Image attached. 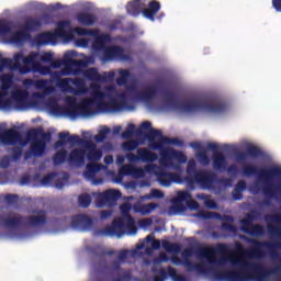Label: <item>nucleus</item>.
I'll return each mask as SVG.
<instances>
[{
    "label": "nucleus",
    "mask_w": 281,
    "mask_h": 281,
    "mask_svg": "<svg viewBox=\"0 0 281 281\" xmlns=\"http://www.w3.org/2000/svg\"><path fill=\"white\" fill-rule=\"evenodd\" d=\"M23 58H25L23 53H16L13 56V60L11 58H2L1 65H0V71H3L4 67H7L8 69H12V70L23 69V67H21V60L23 63Z\"/></svg>",
    "instance_id": "31"
},
{
    "label": "nucleus",
    "mask_w": 281,
    "mask_h": 281,
    "mask_svg": "<svg viewBox=\"0 0 281 281\" xmlns=\"http://www.w3.org/2000/svg\"><path fill=\"white\" fill-rule=\"evenodd\" d=\"M90 89L92 98H89V100H93V102H101L102 100H106V92H102L100 85L91 83Z\"/></svg>",
    "instance_id": "45"
},
{
    "label": "nucleus",
    "mask_w": 281,
    "mask_h": 281,
    "mask_svg": "<svg viewBox=\"0 0 281 281\" xmlns=\"http://www.w3.org/2000/svg\"><path fill=\"white\" fill-rule=\"evenodd\" d=\"M206 150L213 153L212 161L214 170H225L227 168V158L223 153L218 151V145L216 143H209Z\"/></svg>",
    "instance_id": "17"
},
{
    "label": "nucleus",
    "mask_w": 281,
    "mask_h": 281,
    "mask_svg": "<svg viewBox=\"0 0 281 281\" xmlns=\"http://www.w3.org/2000/svg\"><path fill=\"white\" fill-rule=\"evenodd\" d=\"M151 271L153 273H158L154 276V281H166L168 276L169 278H171L172 281H188L184 276L177 273V269H175L172 266H168L167 271L165 270V268H153Z\"/></svg>",
    "instance_id": "16"
},
{
    "label": "nucleus",
    "mask_w": 281,
    "mask_h": 281,
    "mask_svg": "<svg viewBox=\"0 0 281 281\" xmlns=\"http://www.w3.org/2000/svg\"><path fill=\"white\" fill-rule=\"evenodd\" d=\"M263 194L265 196H269L270 199H280L281 196V181L263 186Z\"/></svg>",
    "instance_id": "40"
},
{
    "label": "nucleus",
    "mask_w": 281,
    "mask_h": 281,
    "mask_svg": "<svg viewBox=\"0 0 281 281\" xmlns=\"http://www.w3.org/2000/svg\"><path fill=\"white\" fill-rule=\"evenodd\" d=\"M105 98L109 101L101 100L97 102V111L99 113H117V111H124L128 104V94L126 92H121L117 94L115 88H108Z\"/></svg>",
    "instance_id": "4"
},
{
    "label": "nucleus",
    "mask_w": 281,
    "mask_h": 281,
    "mask_svg": "<svg viewBox=\"0 0 281 281\" xmlns=\"http://www.w3.org/2000/svg\"><path fill=\"white\" fill-rule=\"evenodd\" d=\"M162 247L169 254H179V251H181V246H179V244H171L168 240L162 241Z\"/></svg>",
    "instance_id": "54"
},
{
    "label": "nucleus",
    "mask_w": 281,
    "mask_h": 281,
    "mask_svg": "<svg viewBox=\"0 0 281 281\" xmlns=\"http://www.w3.org/2000/svg\"><path fill=\"white\" fill-rule=\"evenodd\" d=\"M111 133V128L108 126H103L100 131L99 134L94 136V139L98 144L106 140V137H109V134Z\"/></svg>",
    "instance_id": "53"
},
{
    "label": "nucleus",
    "mask_w": 281,
    "mask_h": 281,
    "mask_svg": "<svg viewBox=\"0 0 281 281\" xmlns=\"http://www.w3.org/2000/svg\"><path fill=\"white\" fill-rule=\"evenodd\" d=\"M121 214L125 223L126 229L130 234H137V226H135V218L131 215V211L133 210V204L126 202L120 205Z\"/></svg>",
    "instance_id": "25"
},
{
    "label": "nucleus",
    "mask_w": 281,
    "mask_h": 281,
    "mask_svg": "<svg viewBox=\"0 0 281 281\" xmlns=\"http://www.w3.org/2000/svg\"><path fill=\"white\" fill-rule=\"evenodd\" d=\"M177 199L180 203L186 202L188 207H190L191 210H196L199 207V202L192 201V194H190V192L188 191L179 192Z\"/></svg>",
    "instance_id": "43"
},
{
    "label": "nucleus",
    "mask_w": 281,
    "mask_h": 281,
    "mask_svg": "<svg viewBox=\"0 0 281 281\" xmlns=\"http://www.w3.org/2000/svg\"><path fill=\"white\" fill-rule=\"evenodd\" d=\"M77 21L80 23V25H86L89 27L98 21V16L91 13L81 12L77 14Z\"/></svg>",
    "instance_id": "44"
},
{
    "label": "nucleus",
    "mask_w": 281,
    "mask_h": 281,
    "mask_svg": "<svg viewBox=\"0 0 281 281\" xmlns=\"http://www.w3.org/2000/svg\"><path fill=\"white\" fill-rule=\"evenodd\" d=\"M27 98H30V94L25 90H18L13 93V100L18 109H26Z\"/></svg>",
    "instance_id": "41"
},
{
    "label": "nucleus",
    "mask_w": 281,
    "mask_h": 281,
    "mask_svg": "<svg viewBox=\"0 0 281 281\" xmlns=\"http://www.w3.org/2000/svg\"><path fill=\"white\" fill-rule=\"evenodd\" d=\"M93 106H98V102L93 101V99H83L81 102L77 103L76 101L70 104L55 105L53 108L54 113H63L64 115H68V117H91V115H95L98 110Z\"/></svg>",
    "instance_id": "3"
},
{
    "label": "nucleus",
    "mask_w": 281,
    "mask_h": 281,
    "mask_svg": "<svg viewBox=\"0 0 281 281\" xmlns=\"http://www.w3.org/2000/svg\"><path fill=\"white\" fill-rule=\"evenodd\" d=\"M35 87L37 89L44 90V95H49V93H54V87L47 86V80L45 79H40L35 81Z\"/></svg>",
    "instance_id": "51"
},
{
    "label": "nucleus",
    "mask_w": 281,
    "mask_h": 281,
    "mask_svg": "<svg viewBox=\"0 0 281 281\" xmlns=\"http://www.w3.org/2000/svg\"><path fill=\"white\" fill-rule=\"evenodd\" d=\"M155 176L162 188H170L172 183H183L186 181L181 173L168 172L162 167H157Z\"/></svg>",
    "instance_id": "13"
},
{
    "label": "nucleus",
    "mask_w": 281,
    "mask_h": 281,
    "mask_svg": "<svg viewBox=\"0 0 281 281\" xmlns=\"http://www.w3.org/2000/svg\"><path fill=\"white\" fill-rule=\"evenodd\" d=\"M146 137L149 139L151 150H160V153H162V150H168L164 146H170V144L173 146H183V140L164 136V133L160 130H151Z\"/></svg>",
    "instance_id": "8"
},
{
    "label": "nucleus",
    "mask_w": 281,
    "mask_h": 281,
    "mask_svg": "<svg viewBox=\"0 0 281 281\" xmlns=\"http://www.w3.org/2000/svg\"><path fill=\"white\" fill-rule=\"evenodd\" d=\"M72 56H76V53L74 50H68L65 54V64L69 67H75L74 75L78 76V74H80V68L86 67L87 64L81 59H72Z\"/></svg>",
    "instance_id": "33"
},
{
    "label": "nucleus",
    "mask_w": 281,
    "mask_h": 281,
    "mask_svg": "<svg viewBox=\"0 0 281 281\" xmlns=\"http://www.w3.org/2000/svg\"><path fill=\"white\" fill-rule=\"evenodd\" d=\"M133 280V271L125 270L119 278L112 279V281H131Z\"/></svg>",
    "instance_id": "61"
},
{
    "label": "nucleus",
    "mask_w": 281,
    "mask_h": 281,
    "mask_svg": "<svg viewBox=\"0 0 281 281\" xmlns=\"http://www.w3.org/2000/svg\"><path fill=\"white\" fill-rule=\"evenodd\" d=\"M83 76L85 78H87V80H90L91 82H109V80H111V78H113L115 74L108 72V76L100 75V72L98 71V68H88L85 71Z\"/></svg>",
    "instance_id": "30"
},
{
    "label": "nucleus",
    "mask_w": 281,
    "mask_h": 281,
    "mask_svg": "<svg viewBox=\"0 0 281 281\" xmlns=\"http://www.w3.org/2000/svg\"><path fill=\"white\" fill-rule=\"evenodd\" d=\"M246 241L254 245L248 250V256H250V258H265V249L269 251L271 258H278V249L281 248L280 243L260 241L254 238H246Z\"/></svg>",
    "instance_id": "7"
},
{
    "label": "nucleus",
    "mask_w": 281,
    "mask_h": 281,
    "mask_svg": "<svg viewBox=\"0 0 281 281\" xmlns=\"http://www.w3.org/2000/svg\"><path fill=\"white\" fill-rule=\"evenodd\" d=\"M120 77L116 79V83L119 85V87H124V85H126V82H128V79L131 78V71L126 70V69H121L119 71Z\"/></svg>",
    "instance_id": "52"
},
{
    "label": "nucleus",
    "mask_w": 281,
    "mask_h": 281,
    "mask_svg": "<svg viewBox=\"0 0 281 281\" xmlns=\"http://www.w3.org/2000/svg\"><path fill=\"white\" fill-rule=\"evenodd\" d=\"M104 165L98 162H90L86 166V170L83 171V177L88 179V181H92L93 186H101L104 183V179L95 178V175L100 172V170H104Z\"/></svg>",
    "instance_id": "22"
},
{
    "label": "nucleus",
    "mask_w": 281,
    "mask_h": 281,
    "mask_svg": "<svg viewBox=\"0 0 281 281\" xmlns=\"http://www.w3.org/2000/svg\"><path fill=\"white\" fill-rule=\"evenodd\" d=\"M134 98L138 100V102H153V100L157 98V87L147 86L143 91L137 92Z\"/></svg>",
    "instance_id": "32"
},
{
    "label": "nucleus",
    "mask_w": 281,
    "mask_h": 281,
    "mask_svg": "<svg viewBox=\"0 0 281 281\" xmlns=\"http://www.w3.org/2000/svg\"><path fill=\"white\" fill-rule=\"evenodd\" d=\"M32 35L29 34L24 29L21 27L20 31L13 32L10 36V43L13 45H23L26 41H30Z\"/></svg>",
    "instance_id": "39"
},
{
    "label": "nucleus",
    "mask_w": 281,
    "mask_h": 281,
    "mask_svg": "<svg viewBox=\"0 0 281 281\" xmlns=\"http://www.w3.org/2000/svg\"><path fill=\"white\" fill-rule=\"evenodd\" d=\"M78 202H79L80 207H89L91 205V195L81 194L78 198Z\"/></svg>",
    "instance_id": "60"
},
{
    "label": "nucleus",
    "mask_w": 281,
    "mask_h": 281,
    "mask_svg": "<svg viewBox=\"0 0 281 281\" xmlns=\"http://www.w3.org/2000/svg\"><path fill=\"white\" fill-rule=\"evenodd\" d=\"M122 199V192L110 189L97 195V205L104 207V205H113L117 200Z\"/></svg>",
    "instance_id": "19"
},
{
    "label": "nucleus",
    "mask_w": 281,
    "mask_h": 281,
    "mask_svg": "<svg viewBox=\"0 0 281 281\" xmlns=\"http://www.w3.org/2000/svg\"><path fill=\"white\" fill-rule=\"evenodd\" d=\"M128 258V250H121L117 256V260H114L112 263H109L103 268V273L105 276H113L115 271H122V262Z\"/></svg>",
    "instance_id": "28"
},
{
    "label": "nucleus",
    "mask_w": 281,
    "mask_h": 281,
    "mask_svg": "<svg viewBox=\"0 0 281 281\" xmlns=\"http://www.w3.org/2000/svg\"><path fill=\"white\" fill-rule=\"evenodd\" d=\"M0 221L4 227H21V225H25V216L15 214L13 216L3 217L0 216Z\"/></svg>",
    "instance_id": "35"
},
{
    "label": "nucleus",
    "mask_w": 281,
    "mask_h": 281,
    "mask_svg": "<svg viewBox=\"0 0 281 281\" xmlns=\"http://www.w3.org/2000/svg\"><path fill=\"white\" fill-rule=\"evenodd\" d=\"M108 43H111V35L106 33H101L95 36L93 47L94 49L102 52L108 47L106 46Z\"/></svg>",
    "instance_id": "42"
},
{
    "label": "nucleus",
    "mask_w": 281,
    "mask_h": 281,
    "mask_svg": "<svg viewBox=\"0 0 281 281\" xmlns=\"http://www.w3.org/2000/svg\"><path fill=\"white\" fill-rule=\"evenodd\" d=\"M86 155H87V151H85V149L75 148L70 151L68 156V161L72 166H83Z\"/></svg>",
    "instance_id": "36"
},
{
    "label": "nucleus",
    "mask_w": 281,
    "mask_h": 281,
    "mask_svg": "<svg viewBox=\"0 0 281 281\" xmlns=\"http://www.w3.org/2000/svg\"><path fill=\"white\" fill-rule=\"evenodd\" d=\"M43 27V21H41L38 18H26L24 23L21 25L22 30H25L29 34H32V32H38Z\"/></svg>",
    "instance_id": "37"
},
{
    "label": "nucleus",
    "mask_w": 281,
    "mask_h": 281,
    "mask_svg": "<svg viewBox=\"0 0 281 281\" xmlns=\"http://www.w3.org/2000/svg\"><path fill=\"white\" fill-rule=\"evenodd\" d=\"M137 146H139V143H137V140H127L122 144L123 150H128V151L135 150Z\"/></svg>",
    "instance_id": "64"
},
{
    "label": "nucleus",
    "mask_w": 281,
    "mask_h": 281,
    "mask_svg": "<svg viewBox=\"0 0 281 281\" xmlns=\"http://www.w3.org/2000/svg\"><path fill=\"white\" fill-rule=\"evenodd\" d=\"M136 155H138V161H143V164H153V161H157L159 156L148 148L143 147L136 150Z\"/></svg>",
    "instance_id": "38"
},
{
    "label": "nucleus",
    "mask_w": 281,
    "mask_h": 281,
    "mask_svg": "<svg viewBox=\"0 0 281 281\" xmlns=\"http://www.w3.org/2000/svg\"><path fill=\"white\" fill-rule=\"evenodd\" d=\"M75 34L78 36H95V31L93 30H88L85 27L77 26L74 29Z\"/></svg>",
    "instance_id": "56"
},
{
    "label": "nucleus",
    "mask_w": 281,
    "mask_h": 281,
    "mask_svg": "<svg viewBox=\"0 0 281 281\" xmlns=\"http://www.w3.org/2000/svg\"><path fill=\"white\" fill-rule=\"evenodd\" d=\"M260 216V212L252 210L246 214L245 218L240 220L241 232L249 236H265V226L260 224H254V222Z\"/></svg>",
    "instance_id": "12"
},
{
    "label": "nucleus",
    "mask_w": 281,
    "mask_h": 281,
    "mask_svg": "<svg viewBox=\"0 0 281 281\" xmlns=\"http://www.w3.org/2000/svg\"><path fill=\"white\" fill-rule=\"evenodd\" d=\"M67 155H68V153L66 149H61V150L57 151L53 156L54 166H63V164H65L67 161Z\"/></svg>",
    "instance_id": "50"
},
{
    "label": "nucleus",
    "mask_w": 281,
    "mask_h": 281,
    "mask_svg": "<svg viewBox=\"0 0 281 281\" xmlns=\"http://www.w3.org/2000/svg\"><path fill=\"white\" fill-rule=\"evenodd\" d=\"M144 131H149V133H151L153 130V124L148 121H145L140 124L139 128H136L135 131V135L136 137H142V135H144Z\"/></svg>",
    "instance_id": "55"
},
{
    "label": "nucleus",
    "mask_w": 281,
    "mask_h": 281,
    "mask_svg": "<svg viewBox=\"0 0 281 281\" xmlns=\"http://www.w3.org/2000/svg\"><path fill=\"white\" fill-rule=\"evenodd\" d=\"M23 137L21 136V132L10 128L0 133V142L3 146H16V144H23Z\"/></svg>",
    "instance_id": "26"
},
{
    "label": "nucleus",
    "mask_w": 281,
    "mask_h": 281,
    "mask_svg": "<svg viewBox=\"0 0 281 281\" xmlns=\"http://www.w3.org/2000/svg\"><path fill=\"white\" fill-rule=\"evenodd\" d=\"M153 168H155V165H147L145 166V169L134 166L132 177L135 179H144L146 177V172H150Z\"/></svg>",
    "instance_id": "49"
},
{
    "label": "nucleus",
    "mask_w": 281,
    "mask_h": 281,
    "mask_svg": "<svg viewBox=\"0 0 281 281\" xmlns=\"http://www.w3.org/2000/svg\"><path fill=\"white\" fill-rule=\"evenodd\" d=\"M31 142L30 153L24 154V159L29 157H43L47 149V142H52V133L45 132L43 128H32L26 133L25 140L21 146H27Z\"/></svg>",
    "instance_id": "2"
},
{
    "label": "nucleus",
    "mask_w": 281,
    "mask_h": 281,
    "mask_svg": "<svg viewBox=\"0 0 281 281\" xmlns=\"http://www.w3.org/2000/svg\"><path fill=\"white\" fill-rule=\"evenodd\" d=\"M71 25V22L65 20L57 23V30L54 32H44L35 37L37 45H49V43H56L58 38L64 41H74V32L67 31Z\"/></svg>",
    "instance_id": "5"
},
{
    "label": "nucleus",
    "mask_w": 281,
    "mask_h": 281,
    "mask_svg": "<svg viewBox=\"0 0 281 281\" xmlns=\"http://www.w3.org/2000/svg\"><path fill=\"white\" fill-rule=\"evenodd\" d=\"M36 214L24 216V225L27 227H43V225H47V211L40 210Z\"/></svg>",
    "instance_id": "27"
},
{
    "label": "nucleus",
    "mask_w": 281,
    "mask_h": 281,
    "mask_svg": "<svg viewBox=\"0 0 281 281\" xmlns=\"http://www.w3.org/2000/svg\"><path fill=\"white\" fill-rule=\"evenodd\" d=\"M59 140L55 142V148H60L61 146H65V144H71V146H82L85 148L86 142L82 138H80L79 135H71L69 132H60L58 134Z\"/></svg>",
    "instance_id": "20"
},
{
    "label": "nucleus",
    "mask_w": 281,
    "mask_h": 281,
    "mask_svg": "<svg viewBox=\"0 0 281 281\" xmlns=\"http://www.w3.org/2000/svg\"><path fill=\"white\" fill-rule=\"evenodd\" d=\"M14 80V76L12 74H3L0 76L1 91H4V95L10 91V88L12 87V82Z\"/></svg>",
    "instance_id": "47"
},
{
    "label": "nucleus",
    "mask_w": 281,
    "mask_h": 281,
    "mask_svg": "<svg viewBox=\"0 0 281 281\" xmlns=\"http://www.w3.org/2000/svg\"><path fill=\"white\" fill-rule=\"evenodd\" d=\"M33 71L34 74H41V76H50L52 80L56 82L57 87H58V82H60V77L67 76V71L65 70L52 71V66H44V65H41V63L34 64Z\"/></svg>",
    "instance_id": "23"
},
{
    "label": "nucleus",
    "mask_w": 281,
    "mask_h": 281,
    "mask_svg": "<svg viewBox=\"0 0 281 281\" xmlns=\"http://www.w3.org/2000/svg\"><path fill=\"white\" fill-rule=\"evenodd\" d=\"M101 52H103L102 60L103 63H109L111 60H130V56L124 54V48L121 46H106Z\"/></svg>",
    "instance_id": "18"
},
{
    "label": "nucleus",
    "mask_w": 281,
    "mask_h": 281,
    "mask_svg": "<svg viewBox=\"0 0 281 281\" xmlns=\"http://www.w3.org/2000/svg\"><path fill=\"white\" fill-rule=\"evenodd\" d=\"M133 170H134L133 165H124L120 169V175H122L123 177H133Z\"/></svg>",
    "instance_id": "63"
},
{
    "label": "nucleus",
    "mask_w": 281,
    "mask_h": 281,
    "mask_svg": "<svg viewBox=\"0 0 281 281\" xmlns=\"http://www.w3.org/2000/svg\"><path fill=\"white\" fill-rule=\"evenodd\" d=\"M165 102L170 109L179 111V113H196V111H206V113H227L229 105L225 101L215 100L207 101L203 98H191L187 101H178L175 92H164Z\"/></svg>",
    "instance_id": "1"
},
{
    "label": "nucleus",
    "mask_w": 281,
    "mask_h": 281,
    "mask_svg": "<svg viewBox=\"0 0 281 281\" xmlns=\"http://www.w3.org/2000/svg\"><path fill=\"white\" fill-rule=\"evenodd\" d=\"M71 227L79 232H91L93 229V218L86 214H77L71 218Z\"/></svg>",
    "instance_id": "21"
},
{
    "label": "nucleus",
    "mask_w": 281,
    "mask_h": 281,
    "mask_svg": "<svg viewBox=\"0 0 281 281\" xmlns=\"http://www.w3.org/2000/svg\"><path fill=\"white\" fill-rule=\"evenodd\" d=\"M160 156L162 157V159H160V166L171 168L172 170L181 171V164L188 161V156L177 149H165L160 151Z\"/></svg>",
    "instance_id": "11"
},
{
    "label": "nucleus",
    "mask_w": 281,
    "mask_h": 281,
    "mask_svg": "<svg viewBox=\"0 0 281 281\" xmlns=\"http://www.w3.org/2000/svg\"><path fill=\"white\" fill-rule=\"evenodd\" d=\"M126 232H128V228H126V221L121 217L114 220L110 226L99 229L97 234L98 236H117V238H122Z\"/></svg>",
    "instance_id": "14"
},
{
    "label": "nucleus",
    "mask_w": 281,
    "mask_h": 281,
    "mask_svg": "<svg viewBox=\"0 0 281 281\" xmlns=\"http://www.w3.org/2000/svg\"><path fill=\"white\" fill-rule=\"evenodd\" d=\"M196 172H199V170H196V161H194V159L189 160L187 165V175H189V177H195Z\"/></svg>",
    "instance_id": "59"
},
{
    "label": "nucleus",
    "mask_w": 281,
    "mask_h": 281,
    "mask_svg": "<svg viewBox=\"0 0 281 281\" xmlns=\"http://www.w3.org/2000/svg\"><path fill=\"white\" fill-rule=\"evenodd\" d=\"M200 218H204V221H212V218H215L217 221H232V217L227 215H221V213H215V212H207V211H202L199 213Z\"/></svg>",
    "instance_id": "46"
},
{
    "label": "nucleus",
    "mask_w": 281,
    "mask_h": 281,
    "mask_svg": "<svg viewBox=\"0 0 281 281\" xmlns=\"http://www.w3.org/2000/svg\"><path fill=\"white\" fill-rule=\"evenodd\" d=\"M126 10L127 14H131L132 16H139V13L142 12L145 19L155 22V16H157V14H159V10H161V3L157 0H151L147 8L144 9L142 0H134L127 3Z\"/></svg>",
    "instance_id": "6"
},
{
    "label": "nucleus",
    "mask_w": 281,
    "mask_h": 281,
    "mask_svg": "<svg viewBox=\"0 0 281 281\" xmlns=\"http://www.w3.org/2000/svg\"><path fill=\"white\" fill-rule=\"evenodd\" d=\"M38 56H41L36 52H32L30 55L23 58V64L25 65L20 69L22 74H30V71H34V65H38Z\"/></svg>",
    "instance_id": "34"
},
{
    "label": "nucleus",
    "mask_w": 281,
    "mask_h": 281,
    "mask_svg": "<svg viewBox=\"0 0 281 281\" xmlns=\"http://www.w3.org/2000/svg\"><path fill=\"white\" fill-rule=\"evenodd\" d=\"M83 150L90 164H94V161H100V159H102V150L98 149V145L92 140L86 142V146H83Z\"/></svg>",
    "instance_id": "29"
},
{
    "label": "nucleus",
    "mask_w": 281,
    "mask_h": 281,
    "mask_svg": "<svg viewBox=\"0 0 281 281\" xmlns=\"http://www.w3.org/2000/svg\"><path fill=\"white\" fill-rule=\"evenodd\" d=\"M12 32V26L10 25V22L7 20H0V34L1 36H5V34H10Z\"/></svg>",
    "instance_id": "58"
},
{
    "label": "nucleus",
    "mask_w": 281,
    "mask_h": 281,
    "mask_svg": "<svg viewBox=\"0 0 281 281\" xmlns=\"http://www.w3.org/2000/svg\"><path fill=\"white\" fill-rule=\"evenodd\" d=\"M135 131H137V128H135V124L130 123L121 136L123 139H131V137L135 135Z\"/></svg>",
    "instance_id": "57"
},
{
    "label": "nucleus",
    "mask_w": 281,
    "mask_h": 281,
    "mask_svg": "<svg viewBox=\"0 0 281 281\" xmlns=\"http://www.w3.org/2000/svg\"><path fill=\"white\" fill-rule=\"evenodd\" d=\"M0 109H12V100L5 99V94L0 92Z\"/></svg>",
    "instance_id": "62"
},
{
    "label": "nucleus",
    "mask_w": 281,
    "mask_h": 281,
    "mask_svg": "<svg viewBox=\"0 0 281 281\" xmlns=\"http://www.w3.org/2000/svg\"><path fill=\"white\" fill-rule=\"evenodd\" d=\"M244 177H258L259 179H281V167L272 166L268 169H259L256 165H246L241 168Z\"/></svg>",
    "instance_id": "9"
},
{
    "label": "nucleus",
    "mask_w": 281,
    "mask_h": 281,
    "mask_svg": "<svg viewBox=\"0 0 281 281\" xmlns=\"http://www.w3.org/2000/svg\"><path fill=\"white\" fill-rule=\"evenodd\" d=\"M251 159H262L265 157V151L256 145H248L245 151H237L235 154L236 161H247V158Z\"/></svg>",
    "instance_id": "24"
},
{
    "label": "nucleus",
    "mask_w": 281,
    "mask_h": 281,
    "mask_svg": "<svg viewBox=\"0 0 281 281\" xmlns=\"http://www.w3.org/2000/svg\"><path fill=\"white\" fill-rule=\"evenodd\" d=\"M74 85L79 90L78 93H87V88L85 87V79L82 78H63L60 77L59 82H57V87L66 92V93H74Z\"/></svg>",
    "instance_id": "15"
},
{
    "label": "nucleus",
    "mask_w": 281,
    "mask_h": 281,
    "mask_svg": "<svg viewBox=\"0 0 281 281\" xmlns=\"http://www.w3.org/2000/svg\"><path fill=\"white\" fill-rule=\"evenodd\" d=\"M158 204L157 203H149V204H134L133 210L134 212H139L140 214H150L154 210H157Z\"/></svg>",
    "instance_id": "48"
},
{
    "label": "nucleus",
    "mask_w": 281,
    "mask_h": 281,
    "mask_svg": "<svg viewBox=\"0 0 281 281\" xmlns=\"http://www.w3.org/2000/svg\"><path fill=\"white\" fill-rule=\"evenodd\" d=\"M218 176L210 170H199L195 176H187L184 177L186 183L189 186H194L198 183L202 190H212L214 188Z\"/></svg>",
    "instance_id": "10"
}]
</instances>
